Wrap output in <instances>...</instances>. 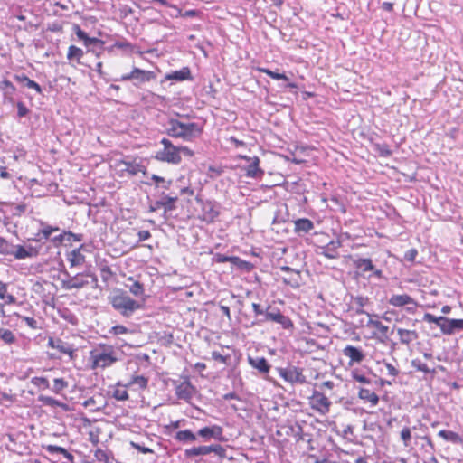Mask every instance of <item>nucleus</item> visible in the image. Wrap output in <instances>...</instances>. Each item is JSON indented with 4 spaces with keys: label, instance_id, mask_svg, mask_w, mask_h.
<instances>
[{
    "label": "nucleus",
    "instance_id": "obj_27",
    "mask_svg": "<svg viewBox=\"0 0 463 463\" xmlns=\"http://www.w3.org/2000/svg\"><path fill=\"white\" fill-rule=\"evenodd\" d=\"M165 80L182 81L192 80L191 71L188 67H183L179 71H175L165 75Z\"/></svg>",
    "mask_w": 463,
    "mask_h": 463
},
{
    "label": "nucleus",
    "instance_id": "obj_63",
    "mask_svg": "<svg viewBox=\"0 0 463 463\" xmlns=\"http://www.w3.org/2000/svg\"><path fill=\"white\" fill-rule=\"evenodd\" d=\"M212 358L215 361L221 362L222 364H227L229 356H224L221 354L219 352L213 351L212 353Z\"/></svg>",
    "mask_w": 463,
    "mask_h": 463
},
{
    "label": "nucleus",
    "instance_id": "obj_42",
    "mask_svg": "<svg viewBox=\"0 0 463 463\" xmlns=\"http://www.w3.org/2000/svg\"><path fill=\"white\" fill-rule=\"evenodd\" d=\"M299 279H300V273L299 271H295L293 273H289L288 277L283 278V282L286 285H288L292 288H298L299 287Z\"/></svg>",
    "mask_w": 463,
    "mask_h": 463
},
{
    "label": "nucleus",
    "instance_id": "obj_60",
    "mask_svg": "<svg viewBox=\"0 0 463 463\" xmlns=\"http://www.w3.org/2000/svg\"><path fill=\"white\" fill-rule=\"evenodd\" d=\"M16 106H17V115L19 118L25 117L29 113V109L24 104V102L19 101Z\"/></svg>",
    "mask_w": 463,
    "mask_h": 463
},
{
    "label": "nucleus",
    "instance_id": "obj_59",
    "mask_svg": "<svg viewBox=\"0 0 463 463\" xmlns=\"http://www.w3.org/2000/svg\"><path fill=\"white\" fill-rule=\"evenodd\" d=\"M130 445H131L132 448L136 449L137 450H138L139 452H141L143 454L154 453V450L152 449L145 447V446H142V445H140V444H138L137 442L131 441Z\"/></svg>",
    "mask_w": 463,
    "mask_h": 463
},
{
    "label": "nucleus",
    "instance_id": "obj_7",
    "mask_svg": "<svg viewBox=\"0 0 463 463\" xmlns=\"http://www.w3.org/2000/svg\"><path fill=\"white\" fill-rule=\"evenodd\" d=\"M353 264L357 271L363 276H365L367 272H371V274L367 276L368 279L374 277L381 279L383 278V271L377 269L373 263V260L369 258H356L354 260Z\"/></svg>",
    "mask_w": 463,
    "mask_h": 463
},
{
    "label": "nucleus",
    "instance_id": "obj_4",
    "mask_svg": "<svg viewBox=\"0 0 463 463\" xmlns=\"http://www.w3.org/2000/svg\"><path fill=\"white\" fill-rule=\"evenodd\" d=\"M160 143L164 148L156 153V158L159 161L174 165L180 164L182 158L178 152V146H174L167 138H163Z\"/></svg>",
    "mask_w": 463,
    "mask_h": 463
},
{
    "label": "nucleus",
    "instance_id": "obj_11",
    "mask_svg": "<svg viewBox=\"0 0 463 463\" xmlns=\"http://www.w3.org/2000/svg\"><path fill=\"white\" fill-rule=\"evenodd\" d=\"M119 167L120 176H135L139 173H146V166L141 161L134 160H121L118 163Z\"/></svg>",
    "mask_w": 463,
    "mask_h": 463
},
{
    "label": "nucleus",
    "instance_id": "obj_12",
    "mask_svg": "<svg viewBox=\"0 0 463 463\" xmlns=\"http://www.w3.org/2000/svg\"><path fill=\"white\" fill-rule=\"evenodd\" d=\"M62 274L66 279L61 280V287L66 290L80 289L89 284V281L84 279L89 276L88 274L78 273L75 276H71L67 271H63Z\"/></svg>",
    "mask_w": 463,
    "mask_h": 463
},
{
    "label": "nucleus",
    "instance_id": "obj_16",
    "mask_svg": "<svg viewBox=\"0 0 463 463\" xmlns=\"http://www.w3.org/2000/svg\"><path fill=\"white\" fill-rule=\"evenodd\" d=\"M249 162L246 167V176L250 178H260L264 175V171L260 168V158L258 156H242Z\"/></svg>",
    "mask_w": 463,
    "mask_h": 463
},
{
    "label": "nucleus",
    "instance_id": "obj_52",
    "mask_svg": "<svg viewBox=\"0 0 463 463\" xmlns=\"http://www.w3.org/2000/svg\"><path fill=\"white\" fill-rule=\"evenodd\" d=\"M62 237H65V241L67 242L81 241L83 240V235L82 234H76V233H73L71 232H62Z\"/></svg>",
    "mask_w": 463,
    "mask_h": 463
},
{
    "label": "nucleus",
    "instance_id": "obj_53",
    "mask_svg": "<svg viewBox=\"0 0 463 463\" xmlns=\"http://www.w3.org/2000/svg\"><path fill=\"white\" fill-rule=\"evenodd\" d=\"M375 150L382 156H389L392 155V150L390 149L389 146L386 144H376Z\"/></svg>",
    "mask_w": 463,
    "mask_h": 463
},
{
    "label": "nucleus",
    "instance_id": "obj_1",
    "mask_svg": "<svg viewBox=\"0 0 463 463\" xmlns=\"http://www.w3.org/2000/svg\"><path fill=\"white\" fill-rule=\"evenodd\" d=\"M165 131L174 138H181L191 142L203 133V127L195 122H184L176 118H170L166 124Z\"/></svg>",
    "mask_w": 463,
    "mask_h": 463
},
{
    "label": "nucleus",
    "instance_id": "obj_56",
    "mask_svg": "<svg viewBox=\"0 0 463 463\" xmlns=\"http://www.w3.org/2000/svg\"><path fill=\"white\" fill-rule=\"evenodd\" d=\"M352 377L354 380L361 383L369 384L371 383L370 379L367 378L365 375L360 373L358 370H354L352 372Z\"/></svg>",
    "mask_w": 463,
    "mask_h": 463
},
{
    "label": "nucleus",
    "instance_id": "obj_21",
    "mask_svg": "<svg viewBox=\"0 0 463 463\" xmlns=\"http://www.w3.org/2000/svg\"><path fill=\"white\" fill-rule=\"evenodd\" d=\"M388 303L395 307H402L407 305L418 306L417 301L407 294L392 295Z\"/></svg>",
    "mask_w": 463,
    "mask_h": 463
},
{
    "label": "nucleus",
    "instance_id": "obj_10",
    "mask_svg": "<svg viewBox=\"0 0 463 463\" xmlns=\"http://www.w3.org/2000/svg\"><path fill=\"white\" fill-rule=\"evenodd\" d=\"M196 201L201 203L202 219L206 222H213L220 214L221 205L215 201H203L196 197Z\"/></svg>",
    "mask_w": 463,
    "mask_h": 463
},
{
    "label": "nucleus",
    "instance_id": "obj_39",
    "mask_svg": "<svg viewBox=\"0 0 463 463\" xmlns=\"http://www.w3.org/2000/svg\"><path fill=\"white\" fill-rule=\"evenodd\" d=\"M411 367H413L418 372H422L424 373H436L435 369H430L425 363L421 360L416 358L412 359L411 362Z\"/></svg>",
    "mask_w": 463,
    "mask_h": 463
},
{
    "label": "nucleus",
    "instance_id": "obj_34",
    "mask_svg": "<svg viewBox=\"0 0 463 463\" xmlns=\"http://www.w3.org/2000/svg\"><path fill=\"white\" fill-rule=\"evenodd\" d=\"M175 439L183 443H190L196 440V435L190 430H179L175 433Z\"/></svg>",
    "mask_w": 463,
    "mask_h": 463
},
{
    "label": "nucleus",
    "instance_id": "obj_58",
    "mask_svg": "<svg viewBox=\"0 0 463 463\" xmlns=\"http://www.w3.org/2000/svg\"><path fill=\"white\" fill-rule=\"evenodd\" d=\"M401 439H402V441H403L405 446L409 445V443L411 441V434L410 428L404 427L402 430V431H401Z\"/></svg>",
    "mask_w": 463,
    "mask_h": 463
},
{
    "label": "nucleus",
    "instance_id": "obj_13",
    "mask_svg": "<svg viewBox=\"0 0 463 463\" xmlns=\"http://www.w3.org/2000/svg\"><path fill=\"white\" fill-rule=\"evenodd\" d=\"M331 404L329 399L323 392L317 390L313 392L310 397V405L313 410L321 414H326L329 412Z\"/></svg>",
    "mask_w": 463,
    "mask_h": 463
},
{
    "label": "nucleus",
    "instance_id": "obj_26",
    "mask_svg": "<svg viewBox=\"0 0 463 463\" xmlns=\"http://www.w3.org/2000/svg\"><path fill=\"white\" fill-rule=\"evenodd\" d=\"M397 334L399 335L400 342L406 345H409L419 338V334L416 330L398 328Z\"/></svg>",
    "mask_w": 463,
    "mask_h": 463
},
{
    "label": "nucleus",
    "instance_id": "obj_33",
    "mask_svg": "<svg viewBox=\"0 0 463 463\" xmlns=\"http://www.w3.org/2000/svg\"><path fill=\"white\" fill-rule=\"evenodd\" d=\"M133 385H137L140 390H145L148 385V378L143 375H133L128 383H124L125 387Z\"/></svg>",
    "mask_w": 463,
    "mask_h": 463
},
{
    "label": "nucleus",
    "instance_id": "obj_61",
    "mask_svg": "<svg viewBox=\"0 0 463 463\" xmlns=\"http://www.w3.org/2000/svg\"><path fill=\"white\" fill-rule=\"evenodd\" d=\"M23 321L32 329L39 328L37 321L33 317H20Z\"/></svg>",
    "mask_w": 463,
    "mask_h": 463
},
{
    "label": "nucleus",
    "instance_id": "obj_40",
    "mask_svg": "<svg viewBox=\"0 0 463 463\" xmlns=\"http://www.w3.org/2000/svg\"><path fill=\"white\" fill-rule=\"evenodd\" d=\"M449 317H435L434 315L430 313H425L423 316V320L429 323H434L437 326H439L441 329V326L447 324Z\"/></svg>",
    "mask_w": 463,
    "mask_h": 463
},
{
    "label": "nucleus",
    "instance_id": "obj_47",
    "mask_svg": "<svg viewBox=\"0 0 463 463\" xmlns=\"http://www.w3.org/2000/svg\"><path fill=\"white\" fill-rule=\"evenodd\" d=\"M31 383L34 386H36L40 389H43V390L50 388L49 381L45 377H38V376L33 377L31 379Z\"/></svg>",
    "mask_w": 463,
    "mask_h": 463
},
{
    "label": "nucleus",
    "instance_id": "obj_28",
    "mask_svg": "<svg viewBox=\"0 0 463 463\" xmlns=\"http://www.w3.org/2000/svg\"><path fill=\"white\" fill-rule=\"evenodd\" d=\"M14 79L23 86L34 90L38 94L43 93L42 87L37 82L30 80L25 74H15Z\"/></svg>",
    "mask_w": 463,
    "mask_h": 463
},
{
    "label": "nucleus",
    "instance_id": "obj_48",
    "mask_svg": "<svg viewBox=\"0 0 463 463\" xmlns=\"http://www.w3.org/2000/svg\"><path fill=\"white\" fill-rule=\"evenodd\" d=\"M109 334H112L114 335H124V334H128V333H133L134 331L128 328L127 326H122V325H117V326H112L110 329H109Z\"/></svg>",
    "mask_w": 463,
    "mask_h": 463
},
{
    "label": "nucleus",
    "instance_id": "obj_9",
    "mask_svg": "<svg viewBox=\"0 0 463 463\" xmlns=\"http://www.w3.org/2000/svg\"><path fill=\"white\" fill-rule=\"evenodd\" d=\"M155 78L156 74L153 71H145L135 67L129 73L122 75L118 80H134L133 84L136 87H139L141 84L148 82Z\"/></svg>",
    "mask_w": 463,
    "mask_h": 463
},
{
    "label": "nucleus",
    "instance_id": "obj_2",
    "mask_svg": "<svg viewBox=\"0 0 463 463\" xmlns=\"http://www.w3.org/2000/svg\"><path fill=\"white\" fill-rule=\"evenodd\" d=\"M109 303L124 317H131L143 307V304L133 299L127 291L115 289L109 297Z\"/></svg>",
    "mask_w": 463,
    "mask_h": 463
},
{
    "label": "nucleus",
    "instance_id": "obj_31",
    "mask_svg": "<svg viewBox=\"0 0 463 463\" xmlns=\"http://www.w3.org/2000/svg\"><path fill=\"white\" fill-rule=\"evenodd\" d=\"M358 397L361 400L369 402L372 406H376L379 402V397L374 392L370 391L369 389L361 388L358 392Z\"/></svg>",
    "mask_w": 463,
    "mask_h": 463
},
{
    "label": "nucleus",
    "instance_id": "obj_22",
    "mask_svg": "<svg viewBox=\"0 0 463 463\" xmlns=\"http://www.w3.org/2000/svg\"><path fill=\"white\" fill-rule=\"evenodd\" d=\"M197 434L202 437L204 441H208L212 438L219 439L222 434V429L218 425L204 427L200 429Z\"/></svg>",
    "mask_w": 463,
    "mask_h": 463
},
{
    "label": "nucleus",
    "instance_id": "obj_55",
    "mask_svg": "<svg viewBox=\"0 0 463 463\" xmlns=\"http://www.w3.org/2000/svg\"><path fill=\"white\" fill-rule=\"evenodd\" d=\"M129 291L138 297V296H141L143 293H144V287L143 285L138 282V281H135L129 288Z\"/></svg>",
    "mask_w": 463,
    "mask_h": 463
},
{
    "label": "nucleus",
    "instance_id": "obj_46",
    "mask_svg": "<svg viewBox=\"0 0 463 463\" xmlns=\"http://www.w3.org/2000/svg\"><path fill=\"white\" fill-rule=\"evenodd\" d=\"M67 387V381H65L63 378H55L53 381V386L52 388V391L56 394H60Z\"/></svg>",
    "mask_w": 463,
    "mask_h": 463
},
{
    "label": "nucleus",
    "instance_id": "obj_25",
    "mask_svg": "<svg viewBox=\"0 0 463 463\" xmlns=\"http://www.w3.org/2000/svg\"><path fill=\"white\" fill-rule=\"evenodd\" d=\"M463 330V319L449 318L446 325L441 326L444 335H450Z\"/></svg>",
    "mask_w": 463,
    "mask_h": 463
},
{
    "label": "nucleus",
    "instance_id": "obj_49",
    "mask_svg": "<svg viewBox=\"0 0 463 463\" xmlns=\"http://www.w3.org/2000/svg\"><path fill=\"white\" fill-rule=\"evenodd\" d=\"M83 43L86 47H90V46L93 45V46H97L99 48V50H102V47L104 44V42L102 40L95 38V37H90L89 35L87 36V38L85 39V41Z\"/></svg>",
    "mask_w": 463,
    "mask_h": 463
},
{
    "label": "nucleus",
    "instance_id": "obj_24",
    "mask_svg": "<svg viewBox=\"0 0 463 463\" xmlns=\"http://www.w3.org/2000/svg\"><path fill=\"white\" fill-rule=\"evenodd\" d=\"M353 301V307L352 308L355 311L357 315H363L365 314L368 317L371 315L364 310V307L368 306L370 304V299L368 297L358 295L355 297H352Z\"/></svg>",
    "mask_w": 463,
    "mask_h": 463
},
{
    "label": "nucleus",
    "instance_id": "obj_14",
    "mask_svg": "<svg viewBox=\"0 0 463 463\" xmlns=\"http://www.w3.org/2000/svg\"><path fill=\"white\" fill-rule=\"evenodd\" d=\"M178 197L176 195L172 196L163 194L160 199L150 202L149 212H156L160 208H164L165 213H166L167 212H172L173 210L175 209V203Z\"/></svg>",
    "mask_w": 463,
    "mask_h": 463
},
{
    "label": "nucleus",
    "instance_id": "obj_50",
    "mask_svg": "<svg viewBox=\"0 0 463 463\" xmlns=\"http://www.w3.org/2000/svg\"><path fill=\"white\" fill-rule=\"evenodd\" d=\"M260 71L274 80H288V78L284 73H279V72L273 71L269 69H265V68H261V69H260Z\"/></svg>",
    "mask_w": 463,
    "mask_h": 463
},
{
    "label": "nucleus",
    "instance_id": "obj_5",
    "mask_svg": "<svg viewBox=\"0 0 463 463\" xmlns=\"http://www.w3.org/2000/svg\"><path fill=\"white\" fill-rule=\"evenodd\" d=\"M212 452L218 456L220 458L226 457V449L220 444L186 449L184 450V456L187 458H193L198 456H205Z\"/></svg>",
    "mask_w": 463,
    "mask_h": 463
},
{
    "label": "nucleus",
    "instance_id": "obj_51",
    "mask_svg": "<svg viewBox=\"0 0 463 463\" xmlns=\"http://www.w3.org/2000/svg\"><path fill=\"white\" fill-rule=\"evenodd\" d=\"M214 260L218 263L232 262L234 264L235 260H240L239 257L236 256H226L223 254H216Z\"/></svg>",
    "mask_w": 463,
    "mask_h": 463
},
{
    "label": "nucleus",
    "instance_id": "obj_15",
    "mask_svg": "<svg viewBox=\"0 0 463 463\" xmlns=\"http://www.w3.org/2000/svg\"><path fill=\"white\" fill-rule=\"evenodd\" d=\"M38 254L39 250L36 247L32 245L24 247L23 245L14 244L13 253H11V256H14L16 260H24L27 258L37 257Z\"/></svg>",
    "mask_w": 463,
    "mask_h": 463
},
{
    "label": "nucleus",
    "instance_id": "obj_36",
    "mask_svg": "<svg viewBox=\"0 0 463 463\" xmlns=\"http://www.w3.org/2000/svg\"><path fill=\"white\" fill-rule=\"evenodd\" d=\"M44 449L51 455H53L55 453L62 454L64 458H66L71 463H73V455L67 451L64 448L56 445H47L46 447H44Z\"/></svg>",
    "mask_w": 463,
    "mask_h": 463
},
{
    "label": "nucleus",
    "instance_id": "obj_37",
    "mask_svg": "<svg viewBox=\"0 0 463 463\" xmlns=\"http://www.w3.org/2000/svg\"><path fill=\"white\" fill-rule=\"evenodd\" d=\"M68 261L71 267L80 266L85 261V257L80 253V249H75L70 252Z\"/></svg>",
    "mask_w": 463,
    "mask_h": 463
},
{
    "label": "nucleus",
    "instance_id": "obj_41",
    "mask_svg": "<svg viewBox=\"0 0 463 463\" xmlns=\"http://www.w3.org/2000/svg\"><path fill=\"white\" fill-rule=\"evenodd\" d=\"M0 340L5 345H12L16 342V337L11 330L0 327Z\"/></svg>",
    "mask_w": 463,
    "mask_h": 463
},
{
    "label": "nucleus",
    "instance_id": "obj_35",
    "mask_svg": "<svg viewBox=\"0 0 463 463\" xmlns=\"http://www.w3.org/2000/svg\"><path fill=\"white\" fill-rule=\"evenodd\" d=\"M128 388L124 386V383L118 382L112 392V397L117 401H127L128 399Z\"/></svg>",
    "mask_w": 463,
    "mask_h": 463
},
{
    "label": "nucleus",
    "instance_id": "obj_8",
    "mask_svg": "<svg viewBox=\"0 0 463 463\" xmlns=\"http://www.w3.org/2000/svg\"><path fill=\"white\" fill-rule=\"evenodd\" d=\"M276 370L284 381L291 384L306 383V376L303 374V370L299 367L288 365L287 367H278Z\"/></svg>",
    "mask_w": 463,
    "mask_h": 463
},
{
    "label": "nucleus",
    "instance_id": "obj_64",
    "mask_svg": "<svg viewBox=\"0 0 463 463\" xmlns=\"http://www.w3.org/2000/svg\"><path fill=\"white\" fill-rule=\"evenodd\" d=\"M307 462L308 463H328L326 458L320 459L316 455L310 454L307 456Z\"/></svg>",
    "mask_w": 463,
    "mask_h": 463
},
{
    "label": "nucleus",
    "instance_id": "obj_29",
    "mask_svg": "<svg viewBox=\"0 0 463 463\" xmlns=\"http://www.w3.org/2000/svg\"><path fill=\"white\" fill-rule=\"evenodd\" d=\"M42 225L43 227L37 232L36 237L32 239V241L40 242L43 240H51V235L52 234V232L60 231L59 227H53L43 223H42Z\"/></svg>",
    "mask_w": 463,
    "mask_h": 463
},
{
    "label": "nucleus",
    "instance_id": "obj_43",
    "mask_svg": "<svg viewBox=\"0 0 463 463\" xmlns=\"http://www.w3.org/2000/svg\"><path fill=\"white\" fill-rule=\"evenodd\" d=\"M83 54L84 52L80 48L75 45H71L68 49L67 59L70 61L76 59L80 63V60L81 59Z\"/></svg>",
    "mask_w": 463,
    "mask_h": 463
},
{
    "label": "nucleus",
    "instance_id": "obj_30",
    "mask_svg": "<svg viewBox=\"0 0 463 463\" xmlns=\"http://www.w3.org/2000/svg\"><path fill=\"white\" fill-rule=\"evenodd\" d=\"M249 363L253 368L258 369L262 373H269L270 369V365L269 364L267 359L264 357H249Z\"/></svg>",
    "mask_w": 463,
    "mask_h": 463
},
{
    "label": "nucleus",
    "instance_id": "obj_23",
    "mask_svg": "<svg viewBox=\"0 0 463 463\" xmlns=\"http://www.w3.org/2000/svg\"><path fill=\"white\" fill-rule=\"evenodd\" d=\"M314 229V223L307 218H299L294 221V232L301 236Z\"/></svg>",
    "mask_w": 463,
    "mask_h": 463
},
{
    "label": "nucleus",
    "instance_id": "obj_3",
    "mask_svg": "<svg viewBox=\"0 0 463 463\" xmlns=\"http://www.w3.org/2000/svg\"><path fill=\"white\" fill-rule=\"evenodd\" d=\"M90 359L92 363V369H104L118 361L114 347L106 344H99L96 348L91 350L90 352Z\"/></svg>",
    "mask_w": 463,
    "mask_h": 463
},
{
    "label": "nucleus",
    "instance_id": "obj_45",
    "mask_svg": "<svg viewBox=\"0 0 463 463\" xmlns=\"http://www.w3.org/2000/svg\"><path fill=\"white\" fill-rule=\"evenodd\" d=\"M14 244L3 237H0V254L11 255L13 253Z\"/></svg>",
    "mask_w": 463,
    "mask_h": 463
},
{
    "label": "nucleus",
    "instance_id": "obj_18",
    "mask_svg": "<svg viewBox=\"0 0 463 463\" xmlns=\"http://www.w3.org/2000/svg\"><path fill=\"white\" fill-rule=\"evenodd\" d=\"M194 387L189 381H184L175 387V394L178 399L189 401L194 393Z\"/></svg>",
    "mask_w": 463,
    "mask_h": 463
},
{
    "label": "nucleus",
    "instance_id": "obj_32",
    "mask_svg": "<svg viewBox=\"0 0 463 463\" xmlns=\"http://www.w3.org/2000/svg\"><path fill=\"white\" fill-rule=\"evenodd\" d=\"M438 436L453 444L462 443L461 437L457 432L452 430H441L439 431Z\"/></svg>",
    "mask_w": 463,
    "mask_h": 463
},
{
    "label": "nucleus",
    "instance_id": "obj_54",
    "mask_svg": "<svg viewBox=\"0 0 463 463\" xmlns=\"http://www.w3.org/2000/svg\"><path fill=\"white\" fill-rule=\"evenodd\" d=\"M151 179L156 183L157 186H159L161 184V186L164 188V189H169L171 184H172V181L169 180V181H165L164 177H161V176H158L156 175H153Z\"/></svg>",
    "mask_w": 463,
    "mask_h": 463
},
{
    "label": "nucleus",
    "instance_id": "obj_38",
    "mask_svg": "<svg viewBox=\"0 0 463 463\" xmlns=\"http://www.w3.org/2000/svg\"><path fill=\"white\" fill-rule=\"evenodd\" d=\"M367 326L373 327V328L377 329L382 337L387 338L389 326L383 325L379 320H374V319L370 318L367 322Z\"/></svg>",
    "mask_w": 463,
    "mask_h": 463
},
{
    "label": "nucleus",
    "instance_id": "obj_17",
    "mask_svg": "<svg viewBox=\"0 0 463 463\" xmlns=\"http://www.w3.org/2000/svg\"><path fill=\"white\" fill-rule=\"evenodd\" d=\"M342 352L345 357L350 359L349 365L354 364H360L365 358V354H364L363 350L354 345H346Z\"/></svg>",
    "mask_w": 463,
    "mask_h": 463
},
{
    "label": "nucleus",
    "instance_id": "obj_57",
    "mask_svg": "<svg viewBox=\"0 0 463 463\" xmlns=\"http://www.w3.org/2000/svg\"><path fill=\"white\" fill-rule=\"evenodd\" d=\"M38 401H40L43 404L47 406L59 405V402L51 396L40 395L38 397Z\"/></svg>",
    "mask_w": 463,
    "mask_h": 463
},
{
    "label": "nucleus",
    "instance_id": "obj_62",
    "mask_svg": "<svg viewBox=\"0 0 463 463\" xmlns=\"http://www.w3.org/2000/svg\"><path fill=\"white\" fill-rule=\"evenodd\" d=\"M418 255V250L416 249H410L404 254V259L407 261L413 262Z\"/></svg>",
    "mask_w": 463,
    "mask_h": 463
},
{
    "label": "nucleus",
    "instance_id": "obj_19",
    "mask_svg": "<svg viewBox=\"0 0 463 463\" xmlns=\"http://www.w3.org/2000/svg\"><path fill=\"white\" fill-rule=\"evenodd\" d=\"M0 90L3 92L4 102L14 104L16 91L14 85L9 80L5 79L0 82Z\"/></svg>",
    "mask_w": 463,
    "mask_h": 463
},
{
    "label": "nucleus",
    "instance_id": "obj_44",
    "mask_svg": "<svg viewBox=\"0 0 463 463\" xmlns=\"http://www.w3.org/2000/svg\"><path fill=\"white\" fill-rule=\"evenodd\" d=\"M55 349H57L61 354H69L71 357H72L73 348L71 347V345L62 341L60 338H58V341H56Z\"/></svg>",
    "mask_w": 463,
    "mask_h": 463
},
{
    "label": "nucleus",
    "instance_id": "obj_20",
    "mask_svg": "<svg viewBox=\"0 0 463 463\" xmlns=\"http://www.w3.org/2000/svg\"><path fill=\"white\" fill-rule=\"evenodd\" d=\"M341 241H331L326 245L320 247V251L318 254L324 255L327 259H336L338 258V249L341 247Z\"/></svg>",
    "mask_w": 463,
    "mask_h": 463
},
{
    "label": "nucleus",
    "instance_id": "obj_6",
    "mask_svg": "<svg viewBox=\"0 0 463 463\" xmlns=\"http://www.w3.org/2000/svg\"><path fill=\"white\" fill-rule=\"evenodd\" d=\"M265 322L279 324L284 329H291L294 327L293 322L288 317L284 316L279 309L276 307L272 308L270 306L266 308L264 317L259 320V323Z\"/></svg>",
    "mask_w": 463,
    "mask_h": 463
}]
</instances>
